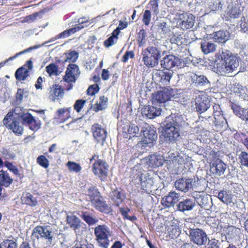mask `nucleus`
<instances>
[{
	"instance_id": "obj_58",
	"label": "nucleus",
	"mask_w": 248,
	"mask_h": 248,
	"mask_svg": "<svg viewBox=\"0 0 248 248\" xmlns=\"http://www.w3.org/2000/svg\"><path fill=\"white\" fill-rule=\"evenodd\" d=\"M218 156L219 155L218 152H216L214 150H211L208 155L207 160H209L211 162H215L216 160L219 159L218 158Z\"/></svg>"
},
{
	"instance_id": "obj_7",
	"label": "nucleus",
	"mask_w": 248,
	"mask_h": 248,
	"mask_svg": "<svg viewBox=\"0 0 248 248\" xmlns=\"http://www.w3.org/2000/svg\"><path fill=\"white\" fill-rule=\"evenodd\" d=\"M80 73L78 66L74 63H70L66 70L63 77V81L67 84L64 85L65 90L69 91L73 88V84L76 81L77 78Z\"/></svg>"
},
{
	"instance_id": "obj_42",
	"label": "nucleus",
	"mask_w": 248,
	"mask_h": 248,
	"mask_svg": "<svg viewBox=\"0 0 248 248\" xmlns=\"http://www.w3.org/2000/svg\"><path fill=\"white\" fill-rule=\"evenodd\" d=\"M28 70L21 67L18 68L15 73V77L18 80H24L28 76Z\"/></svg>"
},
{
	"instance_id": "obj_16",
	"label": "nucleus",
	"mask_w": 248,
	"mask_h": 248,
	"mask_svg": "<svg viewBox=\"0 0 248 248\" xmlns=\"http://www.w3.org/2000/svg\"><path fill=\"white\" fill-rule=\"evenodd\" d=\"M196 111L200 113L205 111L209 107L208 98L204 94L199 95L195 99Z\"/></svg>"
},
{
	"instance_id": "obj_44",
	"label": "nucleus",
	"mask_w": 248,
	"mask_h": 248,
	"mask_svg": "<svg viewBox=\"0 0 248 248\" xmlns=\"http://www.w3.org/2000/svg\"><path fill=\"white\" fill-rule=\"evenodd\" d=\"M173 74L172 71H162L161 76V81L164 85H169L170 84V79H171Z\"/></svg>"
},
{
	"instance_id": "obj_19",
	"label": "nucleus",
	"mask_w": 248,
	"mask_h": 248,
	"mask_svg": "<svg viewBox=\"0 0 248 248\" xmlns=\"http://www.w3.org/2000/svg\"><path fill=\"white\" fill-rule=\"evenodd\" d=\"M122 131L124 138L130 139L137 137L139 132V128L136 124L130 123L128 124H124Z\"/></svg>"
},
{
	"instance_id": "obj_61",
	"label": "nucleus",
	"mask_w": 248,
	"mask_h": 248,
	"mask_svg": "<svg viewBox=\"0 0 248 248\" xmlns=\"http://www.w3.org/2000/svg\"><path fill=\"white\" fill-rule=\"evenodd\" d=\"M217 243L218 240L215 239L209 240L207 244V248H219Z\"/></svg>"
},
{
	"instance_id": "obj_4",
	"label": "nucleus",
	"mask_w": 248,
	"mask_h": 248,
	"mask_svg": "<svg viewBox=\"0 0 248 248\" xmlns=\"http://www.w3.org/2000/svg\"><path fill=\"white\" fill-rule=\"evenodd\" d=\"M90 163L92 164L93 173L101 181H105L108 175V165L104 159L99 158L98 155L94 154L90 158Z\"/></svg>"
},
{
	"instance_id": "obj_11",
	"label": "nucleus",
	"mask_w": 248,
	"mask_h": 248,
	"mask_svg": "<svg viewBox=\"0 0 248 248\" xmlns=\"http://www.w3.org/2000/svg\"><path fill=\"white\" fill-rule=\"evenodd\" d=\"M190 238L192 242L198 246L205 244L207 241V235L202 229L198 228L192 229L190 231Z\"/></svg>"
},
{
	"instance_id": "obj_6",
	"label": "nucleus",
	"mask_w": 248,
	"mask_h": 248,
	"mask_svg": "<svg viewBox=\"0 0 248 248\" xmlns=\"http://www.w3.org/2000/svg\"><path fill=\"white\" fill-rule=\"evenodd\" d=\"M94 234L99 247L102 248H108L110 241L109 237L111 233L109 228L106 225H99L94 229Z\"/></svg>"
},
{
	"instance_id": "obj_29",
	"label": "nucleus",
	"mask_w": 248,
	"mask_h": 248,
	"mask_svg": "<svg viewBox=\"0 0 248 248\" xmlns=\"http://www.w3.org/2000/svg\"><path fill=\"white\" fill-rule=\"evenodd\" d=\"M21 200L23 204L31 207L36 206L38 203L37 198L29 192L23 194Z\"/></svg>"
},
{
	"instance_id": "obj_38",
	"label": "nucleus",
	"mask_w": 248,
	"mask_h": 248,
	"mask_svg": "<svg viewBox=\"0 0 248 248\" xmlns=\"http://www.w3.org/2000/svg\"><path fill=\"white\" fill-rule=\"evenodd\" d=\"M217 197L220 201L227 204L232 202V195L226 190H223L219 192Z\"/></svg>"
},
{
	"instance_id": "obj_10",
	"label": "nucleus",
	"mask_w": 248,
	"mask_h": 248,
	"mask_svg": "<svg viewBox=\"0 0 248 248\" xmlns=\"http://www.w3.org/2000/svg\"><path fill=\"white\" fill-rule=\"evenodd\" d=\"M177 90L171 88H164L162 90L158 91L153 96L155 102L158 103H165L170 100L174 96Z\"/></svg>"
},
{
	"instance_id": "obj_21",
	"label": "nucleus",
	"mask_w": 248,
	"mask_h": 248,
	"mask_svg": "<svg viewBox=\"0 0 248 248\" xmlns=\"http://www.w3.org/2000/svg\"><path fill=\"white\" fill-rule=\"evenodd\" d=\"M71 108L58 109L55 112L54 119L59 123H63L71 117Z\"/></svg>"
},
{
	"instance_id": "obj_35",
	"label": "nucleus",
	"mask_w": 248,
	"mask_h": 248,
	"mask_svg": "<svg viewBox=\"0 0 248 248\" xmlns=\"http://www.w3.org/2000/svg\"><path fill=\"white\" fill-rule=\"evenodd\" d=\"M108 101V98L105 96L102 95L100 96L99 102H97L94 104L93 107V110L97 112L100 110L105 109L107 105Z\"/></svg>"
},
{
	"instance_id": "obj_60",
	"label": "nucleus",
	"mask_w": 248,
	"mask_h": 248,
	"mask_svg": "<svg viewBox=\"0 0 248 248\" xmlns=\"http://www.w3.org/2000/svg\"><path fill=\"white\" fill-rule=\"evenodd\" d=\"M117 41V39L111 36L104 41V45L106 47H108L112 46Z\"/></svg>"
},
{
	"instance_id": "obj_13",
	"label": "nucleus",
	"mask_w": 248,
	"mask_h": 248,
	"mask_svg": "<svg viewBox=\"0 0 248 248\" xmlns=\"http://www.w3.org/2000/svg\"><path fill=\"white\" fill-rule=\"evenodd\" d=\"M20 118L23 123L27 124L30 129L33 131H36L41 127L40 121L35 120L30 113L22 114Z\"/></svg>"
},
{
	"instance_id": "obj_20",
	"label": "nucleus",
	"mask_w": 248,
	"mask_h": 248,
	"mask_svg": "<svg viewBox=\"0 0 248 248\" xmlns=\"http://www.w3.org/2000/svg\"><path fill=\"white\" fill-rule=\"evenodd\" d=\"M178 200V194L174 191H171L168 195L162 198L161 203L164 207L169 208L173 206Z\"/></svg>"
},
{
	"instance_id": "obj_22",
	"label": "nucleus",
	"mask_w": 248,
	"mask_h": 248,
	"mask_svg": "<svg viewBox=\"0 0 248 248\" xmlns=\"http://www.w3.org/2000/svg\"><path fill=\"white\" fill-rule=\"evenodd\" d=\"M92 204L96 210L101 213L108 214L112 211L111 207L107 203L102 196L92 202Z\"/></svg>"
},
{
	"instance_id": "obj_30",
	"label": "nucleus",
	"mask_w": 248,
	"mask_h": 248,
	"mask_svg": "<svg viewBox=\"0 0 248 248\" xmlns=\"http://www.w3.org/2000/svg\"><path fill=\"white\" fill-rule=\"evenodd\" d=\"M212 169L214 173L218 176L222 175L226 169V165L220 159L216 160V162L213 163Z\"/></svg>"
},
{
	"instance_id": "obj_48",
	"label": "nucleus",
	"mask_w": 248,
	"mask_h": 248,
	"mask_svg": "<svg viewBox=\"0 0 248 248\" xmlns=\"http://www.w3.org/2000/svg\"><path fill=\"white\" fill-rule=\"evenodd\" d=\"M66 166L70 171H74L75 172H79L82 168L79 164L76 162L69 161L66 163Z\"/></svg>"
},
{
	"instance_id": "obj_46",
	"label": "nucleus",
	"mask_w": 248,
	"mask_h": 248,
	"mask_svg": "<svg viewBox=\"0 0 248 248\" xmlns=\"http://www.w3.org/2000/svg\"><path fill=\"white\" fill-rule=\"evenodd\" d=\"M238 160L241 166L248 168V152L242 151L238 155Z\"/></svg>"
},
{
	"instance_id": "obj_9",
	"label": "nucleus",
	"mask_w": 248,
	"mask_h": 248,
	"mask_svg": "<svg viewBox=\"0 0 248 248\" xmlns=\"http://www.w3.org/2000/svg\"><path fill=\"white\" fill-rule=\"evenodd\" d=\"M31 235L37 240L44 239L47 240V244L51 245L53 243V236L51 231L47 229L46 226L38 225L33 230Z\"/></svg>"
},
{
	"instance_id": "obj_8",
	"label": "nucleus",
	"mask_w": 248,
	"mask_h": 248,
	"mask_svg": "<svg viewBox=\"0 0 248 248\" xmlns=\"http://www.w3.org/2000/svg\"><path fill=\"white\" fill-rule=\"evenodd\" d=\"M3 123L7 128L12 130L17 136L21 135L23 132V127L20 125V123L14 116V113L9 111L3 120Z\"/></svg>"
},
{
	"instance_id": "obj_52",
	"label": "nucleus",
	"mask_w": 248,
	"mask_h": 248,
	"mask_svg": "<svg viewBox=\"0 0 248 248\" xmlns=\"http://www.w3.org/2000/svg\"><path fill=\"white\" fill-rule=\"evenodd\" d=\"M89 22V18L86 17H82L78 19L77 23H78L77 26L74 28H78V31L81 29L84 28L85 27H87Z\"/></svg>"
},
{
	"instance_id": "obj_28",
	"label": "nucleus",
	"mask_w": 248,
	"mask_h": 248,
	"mask_svg": "<svg viewBox=\"0 0 248 248\" xmlns=\"http://www.w3.org/2000/svg\"><path fill=\"white\" fill-rule=\"evenodd\" d=\"M194 206L195 202L192 200L186 199L178 203L177 209L180 211L184 212L192 209Z\"/></svg>"
},
{
	"instance_id": "obj_17",
	"label": "nucleus",
	"mask_w": 248,
	"mask_h": 248,
	"mask_svg": "<svg viewBox=\"0 0 248 248\" xmlns=\"http://www.w3.org/2000/svg\"><path fill=\"white\" fill-rule=\"evenodd\" d=\"M193 180L191 178H181L178 179L174 183L176 189L186 193L193 187Z\"/></svg>"
},
{
	"instance_id": "obj_47",
	"label": "nucleus",
	"mask_w": 248,
	"mask_h": 248,
	"mask_svg": "<svg viewBox=\"0 0 248 248\" xmlns=\"http://www.w3.org/2000/svg\"><path fill=\"white\" fill-rule=\"evenodd\" d=\"M46 71L49 76H57L59 74L58 66L54 63H51L47 65L46 68Z\"/></svg>"
},
{
	"instance_id": "obj_2",
	"label": "nucleus",
	"mask_w": 248,
	"mask_h": 248,
	"mask_svg": "<svg viewBox=\"0 0 248 248\" xmlns=\"http://www.w3.org/2000/svg\"><path fill=\"white\" fill-rule=\"evenodd\" d=\"M132 182L137 187L147 192L151 190L153 185V179L149 173L142 168L135 167L132 171Z\"/></svg>"
},
{
	"instance_id": "obj_49",
	"label": "nucleus",
	"mask_w": 248,
	"mask_h": 248,
	"mask_svg": "<svg viewBox=\"0 0 248 248\" xmlns=\"http://www.w3.org/2000/svg\"><path fill=\"white\" fill-rule=\"evenodd\" d=\"M241 14L240 9L236 6L232 7L228 11L229 16L231 18H238Z\"/></svg>"
},
{
	"instance_id": "obj_32",
	"label": "nucleus",
	"mask_w": 248,
	"mask_h": 248,
	"mask_svg": "<svg viewBox=\"0 0 248 248\" xmlns=\"http://www.w3.org/2000/svg\"><path fill=\"white\" fill-rule=\"evenodd\" d=\"M191 78L192 82L198 86H205L210 83L207 78L204 75L193 74Z\"/></svg>"
},
{
	"instance_id": "obj_37",
	"label": "nucleus",
	"mask_w": 248,
	"mask_h": 248,
	"mask_svg": "<svg viewBox=\"0 0 248 248\" xmlns=\"http://www.w3.org/2000/svg\"><path fill=\"white\" fill-rule=\"evenodd\" d=\"M65 59L62 61L63 63L65 62H75L78 58V53L75 50L71 51L69 52L64 53Z\"/></svg>"
},
{
	"instance_id": "obj_36",
	"label": "nucleus",
	"mask_w": 248,
	"mask_h": 248,
	"mask_svg": "<svg viewBox=\"0 0 248 248\" xmlns=\"http://www.w3.org/2000/svg\"><path fill=\"white\" fill-rule=\"evenodd\" d=\"M201 47L204 54H208L216 50V46L214 43L204 41L201 43Z\"/></svg>"
},
{
	"instance_id": "obj_34",
	"label": "nucleus",
	"mask_w": 248,
	"mask_h": 248,
	"mask_svg": "<svg viewBox=\"0 0 248 248\" xmlns=\"http://www.w3.org/2000/svg\"><path fill=\"white\" fill-rule=\"evenodd\" d=\"M91 203L100 198L102 195L96 186H91L88 189V194Z\"/></svg>"
},
{
	"instance_id": "obj_45",
	"label": "nucleus",
	"mask_w": 248,
	"mask_h": 248,
	"mask_svg": "<svg viewBox=\"0 0 248 248\" xmlns=\"http://www.w3.org/2000/svg\"><path fill=\"white\" fill-rule=\"evenodd\" d=\"M213 115L215 119L214 123L216 125H221L226 121L222 110L213 112Z\"/></svg>"
},
{
	"instance_id": "obj_14",
	"label": "nucleus",
	"mask_w": 248,
	"mask_h": 248,
	"mask_svg": "<svg viewBox=\"0 0 248 248\" xmlns=\"http://www.w3.org/2000/svg\"><path fill=\"white\" fill-rule=\"evenodd\" d=\"M180 63V59L173 55H166L160 61L161 67L166 70L178 66Z\"/></svg>"
},
{
	"instance_id": "obj_62",
	"label": "nucleus",
	"mask_w": 248,
	"mask_h": 248,
	"mask_svg": "<svg viewBox=\"0 0 248 248\" xmlns=\"http://www.w3.org/2000/svg\"><path fill=\"white\" fill-rule=\"evenodd\" d=\"M130 211V210L128 207H121L120 208V212L121 214L124 219H127V217H129L128 214Z\"/></svg>"
},
{
	"instance_id": "obj_64",
	"label": "nucleus",
	"mask_w": 248,
	"mask_h": 248,
	"mask_svg": "<svg viewBox=\"0 0 248 248\" xmlns=\"http://www.w3.org/2000/svg\"><path fill=\"white\" fill-rule=\"evenodd\" d=\"M157 29L165 33L167 30V24L165 22H159L157 24Z\"/></svg>"
},
{
	"instance_id": "obj_18",
	"label": "nucleus",
	"mask_w": 248,
	"mask_h": 248,
	"mask_svg": "<svg viewBox=\"0 0 248 248\" xmlns=\"http://www.w3.org/2000/svg\"><path fill=\"white\" fill-rule=\"evenodd\" d=\"M179 26L183 30H186L191 28L194 24L195 17L192 14L187 13L180 16Z\"/></svg>"
},
{
	"instance_id": "obj_53",
	"label": "nucleus",
	"mask_w": 248,
	"mask_h": 248,
	"mask_svg": "<svg viewBox=\"0 0 248 248\" xmlns=\"http://www.w3.org/2000/svg\"><path fill=\"white\" fill-rule=\"evenodd\" d=\"M4 165L5 166L14 174L16 175H20L18 169L16 166H14L12 163L6 161L5 162Z\"/></svg>"
},
{
	"instance_id": "obj_41",
	"label": "nucleus",
	"mask_w": 248,
	"mask_h": 248,
	"mask_svg": "<svg viewBox=\"0 0 248 248\" xmlns=\"http://www.w3.org/2000/svg\"><path fill=\"white\" fill-rule=\"evenodd\" d=\"M213 38L216 42L221 43H225L228 40L226 33L223 31L215 32L213 34Z\"/></svg>"
},
{
	"instance_id": "obj_54",
	"label": "nucleus",
	"mask_w": 248,
	"mask_h": 248,
	"mask_svg": "<svg viewBox=\"0 0 248 248\" xmlns=\"http://www.w3.org/2000/svg\"><path fill=\"white\" fill-rule=\"evenodd\" d=\"M151 19V13L150 10H146L143 15L142 21L145 25L148 26L150 24Z\"/></svg>"
},
{
	"instance_id": "obj_39",
	"label": "nucleus",
	"mask_w": 248,
	"mask_h": 248,
	"mask_svg": "<svg viewBox=\"0 0 248 248\" xmlns=\"http://www.w3.org/2000/svg\"><path fill=\"white\" fill-rule=\"evenodd\" d=\"M227 236L228 238L231 239L239 237L241 233L240 229L233 226H229L227 228Z\"/></svg>"
},
{
	"instance_id": "obj_55",
	"label": "nucleus",
	"mask_w": 248,
	"mask_h": 248,
	"mask_svg": "<svg viewBox=\"0 0 248 248\" xmlns=\"http://www.w3.org/2000/svg\"><path fill=\"white\" fill-rule=\"evenodd\" d=\"M99 86L97 84L90 85L87 90V93L90 95H93L99 91Z\"/></svg>"
},
{
	"instance_id": "obj_5",
	"label": "nucleus",
	"mask_w": 248,
	"mask_h": 248,
	"mask_svg": "<svg viewBox=\"0 0 248 248\" xmlns=\"http://www.w3.org/2000/svg\"><path fill=\"white\" fill-rule=\"evenodd\" d=\"M141 55L144 64L149 68H153L159 63L161 52L157 47L149 46L142 51Z\"/></svg>"
},
{
	"instance_id": "obj_27",
	"label": "nucleus",
	"mask_w": 248,
	"mask_h": 248,
	"mask_svg": "<svg viewBox=\"0 0 248 248\" xmlns=\"http://www.w3.org/2000/svg\"><path fill=\"white\" fill-rule=\"evenodd\" d=\"M125 198V195L122 190L119 191L117 189L112 191L111 199L113 202L114 205L118 206L122 203Z\"/></svg>"
},
{
	"instance_id": "obj_40",
	"label": "nucleus",
	"mask_w": 248,
	"mask_h": 248,
	"mask_svg": "<svg viewBox=\"0 0 248 248\" xmlns=\"http://www.w3.org/2000/svg\"><path fill=\"white\" fill-rule=\"evenodd\" d=\"M78 28H72L68 30H66L60 33L57 35L54 39L51 40L52 41H54L61 38H64L67 37H69L71 34L75 33V32L78 31Z\"/></svg>"
},
{
	"instance_id": "obj_43",
	"label": "nucleus",
	"mask_w": 248,
	"mask_h": 248,
	"mask_svg": "<svg viewBox=\"0 0 248 248\" xmlns=\"http://www.w3.org/2000/svg\"><path fill=\"white\" fill-rule=\"evenodd\" d=\"M0 248H17V244L16 240L7 239L0 243Z\"/></svg>"
},
{
	"instance_id": "obj_63",
	"label": "nucleus",
	"mask_w": 248,
	"mask_h": 248,
	"mask_svg": "<svg viewBox=\"0 0 248 248\" xmlns=\"http://www.w3.org/2000/svg\"><path fill=\"white\" fill-rule=\"evenodd\" d=\"M231 108L233 110L234 113H235L237 115H241V109L240 107L237 105L232 103H231Z\"/></svg>"
},
{
	"instance_id": "obj_26",
	"label": "nucleus",
	"mask_w": 248,
	"mask_h": 248,
	"mask_svg": "<svg viewBox=\"0 0 248 248\" xmlns=\"http://www.w3.org/2000/svg\"><path fill=\"white\" fill-rule=\"evenodd\" d=\"M147 163L152 168H155L161 166L164 164V160L162 156L155 154L149 155Z\"/></svg>"
},
{
	"instance_id": "obj_12",
	"label": "nucleus",
	"mask_w": 248,
	"mask_h": 248,
	"mask_svg": "<svg viewBox=\"0 0 248 248\" xmlns=\"http://www.w3.org/2000/svg\"><path fill=\"white\" fill-rule=\"evenodd\" d=\"M141 132L143 133L142 141L146 145H153L157 139V136L155 130L152 129L149 125L142 127Z\"/></svg>"
},
{
	"instance_id": "obj_31",
	"label": "nucleus",
	"mask_w": 248,
	"mask_h": 248,
	"mask_svg": "<svg viewBox=\"0 0 248 248\" xmlns=\"http://www.w3.org/2000/svg\"><path fill=\"white\" fill-rule=\"evenodd\" d=\"M12 179L9 173L3 170H0V184L5 187H8L13 183Z\"/></svg>"
},
{
	"instance_id": "obj_15",
	"label": "nucleus",
	"mask_w": 248,
	"mask_h": 248,
	"mask_svg": "<svg viewBox=\"0 0 248 248\" xmlns=\"http://www.w3.org/2000/svg\"><path fill=\"white\" fill-rule=\"evenodd\" d=\"M92 131L93 137L97 142L103 144L107 137V132L106 130L98 124H95L92 126Z\"/></svg>"
},
{
	"instance_id": "obj_3",
	"label": "nucleus",
	"mask_w": 248,
	"mask_h": 248,
	"mask_svg": "<svg viewBox=\"0 0 248 248\" xmlns=\"http://www.w3.org/2000/svg\"><path fill=\"white\" fill-rule=\"evenodd\" d=\"M165 125L164 136L170 141H175L180 136V130L181 124L179 116L170 115Z\"/></svg>"
},
{
	"instance_id": "obj_33",
	"label": "nucleus",
	"mask_w": 248,
	"mask_h": 248,
	"mask_svg": "<svg viewBox=\"0 0 248 248\" xmlns=\"http://www.w3.org/2000/svg\"><path fill=\"white\" fill-rule=\"evenodd\" d=\"M82 219L89 225H93L95 224L98 221V219L94 217L92 214L89 211H82L81 214L80 215Z\"/></svg>"
},
{
	"instance_id": "obj_25",
	"label": "nucleus",
	"mask_w": 248,
	"mask_h": 248,
	"mask_svg": "<svg viewBox=\"0 0 248 248\" xmlns=\"http://www.w3.org/2000/svg\"><path fill=\"white\" fill-rule=\"evenodd\" d=\"M66 222L69 227L73 229L75 232L77 230H79L83 225V223L81 222V220L75 215L67 216Z\"/></svg>"
},
{
	"instance_id": "obj_57",
	"label": "nucleus",
	"mask_w": 248,
	"mask_h": 248,
	"mask_svg": "<svg viewBox=\"0 0 248 248\" xmlns=\"http://www.w3.org/2000/svg\"><path fill=\"white\" fill-rule=\"evenodd\" d=\"M75 248H93V245L89 243L86 240H82L77 243L75 245Z\"/></svg>"
},
{
	"instance_id": "obj_51",
	"label": "nucleus",
	"mask_w": 248,
	"mask_h": 248,
	"mask_svg": "<svg viewBox=\"0 0 248 248\" xmlns=\"http://www.w3.org/2000/svg\"><path fill=\"white\" fill-rule=\"evenodd\" d=\"M37 163L41 167L46 169L48 167L49 160L44 155H39L36 159Z\"/></svg>"
},
{
	"instance_id": "obj_59",
	"label": "nucleus",
	"mask_w": 248,
	"mask_h": 248,
	"mask_svg": "<svg viewBox=\"0 0 248 248\" xmlns=\"http://www.w3.org/2000/svg\"><path fill=\"white\" fill-rule=\"evenodd\" d=\"M134 56L135 54L133 51H126L122 58V61L123 62H126L129 58L132 59L134 58Z\"/></svg>"
},
{
	"instance_id": "obj_24",
	"label": "nucleus",
	"mask_w": 248,
	"mask_h": 248,
	"mask_svg": "<svg viewBox=\"0 0 248 248\" xmlns=\"http://www.w3.org/2000/svg\"><path fill=\"white\" fill-rule=\"evenodd\" d=\"M161 109L152 106H148L143 108L142 113L149 119H154L161 114Z\"/></svg>"
},
{
	"instance_id": "obj_56",
	"label": "nucleus",
	"mask_w": 248,
	"mask_h": 248,
	"mask_svg": "<svg viewBox=\"0 0 248 248\" xmlns=\"http://www.w3.org/2000/svg\"><path fill=\"white\" fill-rule=\"evenodd\" d=\"M86 102V100L83 99L77 100L74 105V109H75L77 112H79L83 108Z\"/></svg>"
},
{
	"instance_id": "obj_50",
	"label": "nucleus",
	"mask_w": 248,
	"mask_h": 248,
	"mask_svg": "<svg viewBox=\"0 0 248 248\" xmlns=\"http://www.w3.org/2000/svg\"><path fill=\"white\" fill-rule=\"evenodd\" d=\"M146 32L145 30L141 29L138 33L137 41L139 46L141 47L143 46L145 42V37Z\"/></svg>"
},
{
	"instance_id": "obj_23",
	"label": "nucleus",
	"mask_w": 248,
	"mask_h": 248,
	"mask_svg": "<svg viewBox=\"0 0 248 248\" xmlns=\"http://www.w3.org/2000/svg\"><path fill=\"white\" fill-rule=\"evenodd\" d=\"M64 94V89L59 84H53L50 88L49 97L54 101L62 99Z\"/></svg>"
},
{
	"instance_id": "obj_1",
	"label": "nucleus",
	"mask_w": 248,
	"mask_h": 248,
	"mask_svg": "<svg viewBox=\"0 0 248 248\" xmlns=\"http://www.w3.org/2000/svg\"><path fill=\"white\" fill-rule=\"evenodd\" d=\"M216 57L218 60L216 61V66L215 68L216 72L220 75L224 76L232 72L239 65L237 58L228 53L222 52L216 54Z\"/></svg>"
}]
</instances>
